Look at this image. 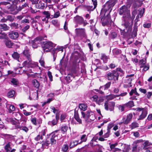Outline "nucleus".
Segmentation results:
<instances>
[{
	"mask_svg": "<svg viewBox=\"0 0 152 152\" xmlns=\"http://www.w3.org/2000/svg\"><path fill=\"white\" fill-rule=\"evenodd\" d=\"M143 26L144 28H148L151 27V23H145Z\"/></svg>",
	"mask_w": 152,
	"mask_h": 152,
	"instance_id": "obj_55",
	"label": "nucleus"
},
{
	"mask_svg": "<svg viewBox=\"0 0 152 152\" xmlns=\"http://www.w3.org/2000/svg\"><path fill=\"white\" fill-rule=\"evenodd\" d=\"M12 57L15 59L18 60L20 57V55L16 52H14L12 55Z\"/></svg>",
	"mask_w": 152,
	"mask_h": 152,
	"instance_id": "obj_36",
	"label": "nucleus"
},
{
	"mask_svg": "<svg viewBox=\"0 0 152 152\" xmlns=\"http://www.w3.org/2000/svg\"><path fill=\"white\" fill-rule=\"evenodd\" d=\"M80 61H75L73 63V67L75 71V73L76 71L80 69V67L79 66V63Z\"/></svg>",
	"mask_w": 152,
	"mask_h": 152,
	"instance_id": "obj_16",
	"label": "nucleus"
},
{
	"mask_svg": "<svg viewBox=\"0 0 152 152\" xmlns=\"http://www.w3.org/2000/svg\"><path fill=\"white\" fill-rule=\"evenodd\" d=\"M19 1V0H8L7 1H3L0 3L1 4L6 5L8 4H10V7H11L13 4H17Z\"/></svg>",
	"mask_w": 152,
	"mask_h": 152,
	"instance_id": "obj_11",
	"label": "nucleus"
},
{
	"mask_svg": "<svg viewBox=\"0 0 152 152\" xmlns=\"http://www.w3.org/2000/svg\"><path fill=\"white\" fill-rule=\"evenodd\" d=\"M56 50H57L58 51H61L62 52H63V48L62 47H58L57 48H54L53 50V51H56Z\"/></svg>",
	"mask_w": 152,
	"mask_h": 152,
	"instance_id": "obj_56",
	"label": "nucleus"
},
{
	"mask_svg": "<svg viewBox=\"0 0 152 152\" xmlns=\"http://www.w3.org/2000/svg\"><path fill=\"white\" fill-rule=\"evenodd\" d=\"M104 101V99L102 98H99L97 100L96 103L99 105L101 104V103Z\"/></svg>",
	"mask_w": 152,
	"mask_h": 152,
	"instance_id": "obj_63",
	"label": "nucleus"
},
{
	"mask_svg": "<svg viewBox=\"0 0 152 152\" xmlns=\"http://www.w3.org/2000/svg\"><path fill=\"white\" fill-rule=\"evenodd\" d=\"M126 107L125 106L124 104L122 105H119L118 106V109L121 112L124 111V110L125 108Z\"/></svg>",
	"mask_w": 152,
	"mask_h": 152,
	"instance_id": "obj_44",
	"label": "nucleus"
},
{
	"mask_svg": "<svg viewBox=\"0 0 152 152\" xmlns=\"http://www.w3.org/2000/svg\"><path fill=\"white\" fill-rule=\"evenodd\" d=\"M10 25L12 27L17 28L18 27V24L15 23H12Z\"/></svg>",
	"mask_w": 152,
	"mask_h": 152,
	"instance_id": "obj_60",
	"label": "nucleus"
},
{
	"mask_svg": "<svg viewBox=\"0 0 152 152\" xmlns=\"http://www.w3.org/2000/svg\"><path fill=\"white\" fill-rule=\"evenodd\" d=\"M74 117L76 121L80 124L82 123V120L79 116L78 110H77L76 108L75 110Z\"/></svg>",
	"mask_w": 152,
	"mask_h": 152,
	"instance_id": "obj_14",
	"label": "nucleus"
},
{
	"mask_svg": "<svg viewBox=\"0 0 152 152\" xmlns=\"http://www.w3.org/2000/svg\"><path fill=\"white\" fill-rule=\"evenodd\" d=\"M91 113H92V112L91 110H88L87 111L86 114L87 120L88 119L89 117L91 116Z\"/></svg>",
	"mask_w": 152,
	"mask_h": 152,
	"instance_id": "obj_57",
	"label": "nucleus"
},
{
	"mask_svg": "<svg viewBox=\"0 0 152 152\" xmlns=\"http://www.w3.org/2000/svg\"><path fill=\"white\" fill-rule=\"evenodd\" d=\"M56 45V44L53 43L51 42H43L42 47L45 52H48Z\"/></svg>",
	"mask_w": 152,
	"mask_h": 152,
	"instance_id": "obj_3",
	"label": "nucleus"
},
{
	"mask_svg": "<svg viewBox=\"0 0 152 152\" xmlns=\"http://www.w3.org/2000/svg\"><path fill=\"white\" fill-rule=\"evenodd\" d=\"M27 6V4L25 3L24 4L22 5L21 6H20L19 7H17V10L18 11H20L22 9L26 7Z\"/></svg>",
	"mask_w": 152,
	"mask_h": 152,
	"instance_id": "obj_33",
	"label": "nucleus"
},
{
	"mask_svg": "<svg viewBox=\"0 0 152 152\" xmlns=\"http://www.w3.org/2000/svg\"><path fill=\"white\" fill-rule=\"evenodd\" d=\"M125 106L126 107L131 108L134 106V103L133 101H130L125 104Z\"/></svg>",
	"mask_w": 152,
	"mask_h": 152,
	"instance_id": "obj_26",
	"label": "nucleus"
},
{
	"mask_svg": "<svg viewBox=\"0 0 152 152\" xmlns=\"http://www.w3.org/2000/svg\"><path fill=\"white\" fill-rule=\"evenodd\" d=\"M139 126V124L136 122L132 123L131 124V127L132 129L137 127Z\"/></svg>",
	"mask_w": 152,
	"mask_h": 152,
	"instance_id": "obj_47",
	"label": "nucleus"
},
{
	"mask_svg": "<svg viewBox=\"0 0 152 152\" xmlns=\"http://www.w3.org/2000/svg\"><path fill=\"white\" fill-rule=\"evenodd\" d=\"M117 0H109L103 6L100 13V18L102 24L103 25V18L108 16L111 11L112 8L117 2Z\"/></svg>",
	"mask_w": 152,
	"mask_h": 152,
	"instance_id": "obj_1",
	"label": "nucleus"
},
{
	"mask_svg": "<svg viewBox=\"0 0 152 152\" xmlns=\"http://www.w3.org/2000/svg\"><path fill=\"white\" fill-rule=\"evenodd\" d=\"M15 91H10L7 94L8 97L9 98L13 97L15 94Z\"/></svg>",
	"mask_w": 152,
	"mask_h": 152,
	"instance_id": "obj_43",
	"label": "nucleus"
},
{
	"mask_svg": "<svg viewBox=\"0 0 152 152\" xmlns=\"http://www.w3.org/2000/svg\"><path fill=\"white\" fill-rule=\"evenodd\" d=\"M132 2L134 3L133 5L134 8L138 6L139 4L140 3V0H134Z\"/></svg>",
	"mask_w": 152,
	"mask_h": 152,
	"instance_id": "obj_41",
	"label": "nucleus"
},
{
	"mask_svg": "<svg viewBox=\"0 0 152 152\" xmlns=\"http://www.w3.org/2000/svg\"><path fill=\"white\" fill-rule=\"evenodd\" d=\"M68 127L66 126H63L61 128V131L63 134H66L68 130Z\"/></svg>",
	"mask_w": 152,
	"mask_h": 152,
	"instance_id": "obj_30",
	"label": "nucleus"
},
{
	"mask_svg": "<svg viewBox=\"0 0 152 152\" xmlns=\"http://www.w3.org/2000/svg\"><path fill=\"white\" fill-rule=\"evenodd\" d=\"M29 23V20L27 19H25L23 20H22L21 21V23Z\"/></svg>",
	"mask_w": 152,
	"mask_h": 152,
	"instance_id": "obj_58",
	"label": "nucleus"
},
{
	"mask_svg": "<svg viewBox=\"0 0 152 152\" xmlns=\"http://www.w3.org/2000/svg\"><path fill=\"white\" fill-rule=\"evenodd\" d=\"M5 44L6 46L8 48H12V46L14 45V43L10 40H6L5 42Z\"/></svg>",
	"mask_w": 152,
	"mask_h": 152,
	"instance_id": "obj_21",
	"label": "nucleus"
},
{
	"mask_svg": "<svg viewBox=\"0 0 152 152\" xmlns=\"http://www.w3.org/2000/svg\"><path fill=\"white\" fill-rule=\"evenodd\" d=\"M33 85L37 88H39L40 84L38 81L36 80H34L32 81Z\"/></svg>",
	"mask_w": 152,
	"mask_h": 152,
	"instance_id": "obj_29",
	"label": "nucleus"
},
{
	"mask_svg": "<svg viewBox=\"0 0 152 152\" xmlns=\"http://www.w3.org/2000/svg\"><path fill=\"white\" fill-rule=\"evenodd\" d=\"M129 149L128 147H127L125 149V150H121L118 148H115L114 149L113 151L112 152H129Z\"/></svg>",
	"mask_w": 152,
	"mask_h": 152,
	"instance_id": "obj_22",
	"label": "nucleus"
},
{
	"mask_svg": "<svg viewBox=\"0 0 152 152\" xmlns=\"http://www.w3.org/2000/svg\"><path fill=\"white\" fill-rule=\"evenodd\" d=\"M43 39V37L39 36L37 37L34 40H30L29 43L32 45V47L34 48H37L38 47V44Z\"/></svg>",
	"mask_w": 152,
	"mask_h": 152,
	"instance_id": "obj_5",
	"label": "nucleus"
},
{
	"mask_svg": "<svg viewBox=\"0 0 152 152\" xmlns=\"http://www.w3.org/2000/svg\"><path fill=\"white\" fill-rule=\"evenodd\" d=\"M143 142V140L142 139H140L134 141L133 142V143L136 144H137V143L142 142Z\"/></svg>",
	"mask_w": 152,
	"mask_h": 152,
	"instance_id": "obj_64",
	"label": "nucleus"
},
{
	"mask_svg": "<svg viewBox=\"0 0 152 152\" xmlns=\"http://www.w3.org/2000/svg\"><path fill=\"white\" fill-rule=\"evenodd\" d=\"M6 107L7 109H9V112L11 113L12 111L15 110V107L14 105H10L9 104H6Z\"/></svg>",
	"mask_w": 152,
	"mask_h": 152,
	"instance_id": "obj_24",
	"label": "nucleus"
},
{
	"mask_svg": "<svg viewBox=\"0 0 152 152\" xmlns=\"http://www.w3.org/2000/svg\"><path fill=\"white\" fill-rule=\"evenodd\" d=\"M151 145H152V143L149 142L148 141H146L143 144V145L144 147H146Z\"/></svg>",
	"mask_w": 152,
	"mask_h": 152,
	"instance_id": "obj_51",
	"label": "nucleus"
},
{
	"mask_svg": "<svg viewBox=\"0 0 152 152\" xmlns=\"http://www.w3.org/2000/svg\"><path fill=\"white\" fill-rule=\"evenodd\" d=\"M146 63V59L140 60L139 63V65L140 68L143 67V66H144L147 64Z\"/></svg>",
	"mask_w": 152,
	"mask_h": 152,
	"instance_id": "obj_23",
	"label": "nucleus"
},
{
	"mask_svg": "<svg viewBox=\"0 0 152 152\" xmlns=\"http://www.w3.org/2000/svg\"><path fill=\"white\" fill-rule=\"evenodd\" d=\"M116 96V95L113 94H110L107 96V98L108 100H111L115 98Z\"/></svg>",
	"mask_w": 152,
	"mask_h": 152,
	"instance_id": "obj_40",
	"label": "nucleus"
},
{
	"mask_svg": "<svg viewBox=\"0 0 152 152\" xmlns=\"http://www.w3.org/2000/svg\"><path fill=\"white\" fill-rule=\"evenodd\" d=\"M127 79L125 80V83H128L129 84H131V82L132 81V78L131 77H129L128 78H126Z\"/></svg>",
	"mask_w": 152,
	"mask_h": 152,
	"instance_id": "obj_59",
	"label": "nucleus"
},
{
	"mask_svg": "<svg viewBox=\"0 0 152 152\" xmlns=\"http://www.w3.org/2000/svg\"><path fill=\"white\" fill-rule=\"evenodd\" d=\"M143 70L144 71H146L148 70L149 68V65L148 64H146V65L143 66Z\"/></svg>",
	"mask_w": 152,
	"mask_h": 152,
	"instance_id": "obj_61",
	"label": "nucleus"
},
{
	"mask_svg": "<svg viewBox=\"0 0 152 152\" xmlns=\"http://www.w3.org/2000/svg\"><path fill=\"white\" fill-rule=\"evenodd\" d=\"M110 37L113 39H114L117 36V34L115 32H112L110 35Z\"/></svg>",
	"mask_w": 152,
	"mask_h": 152,
	"instance_id": "obj_62",
	"label": "nucleus"
},
{
	"mask_svg": "<svg viewBox=\"0 0 152 152\" xmlns=\"http://www.w3.org/2000/svg\"><path fill=\"white\" fill-rule=\"evenodd\" d=\"M119 75L118 72L114 70L108 72L106 75V77L109 80H113L116 81L118 80Z\"/></svg>",
	"mask_w": 152,
	"mask_h": 152,
	"instance_id": "obj_2",
	"label": "nucleus"
},
{
	"mask_svg": "<svg viewBox=\"0 0 152 152\" xmlns=\"http://www.w3.org/2000/svg\"><path fill=\"white\" fill-rule=\"evenodd\" d=\"M7 18V21H9L10 22H13L14 19V16H11L10 15H9L6 16Z\"/></svg>",
	"mask_w": 152,
	"mask_h": 152,
	"instance_id": "obj_37",
	"label": "nucleus"
},
{
	"mask_svg": "<svg viewBox=\"0 0 152 152\" xmlns=\"http://www.w3.org/2000/svg\"><path fill=\"white\" fill-rule=\"evenodd\" d=\"M76 34L79 36L83 37H86V35L84 28H77L75 29Z\"/></svg>",
	"mask_w": 152,
	"mask_h": 152,
	"instance_id": "obj_9",
	"label": "nucleus"
},
{
	"mask_svg": "<svg viewBox=\"0 0 152 152\" xmlns=\"http://www.w3.org/2000/svg\"><path fill=\"white\" fill-rule=\"evenodd\" d=\"M8 36L10 38L13 39H15L18 37L19 34L17 32L12 31L9 33Z\"/></svg>",
	"mask_w": 152,
	"mask_h": 152,
	"instance_id": "obj_12",
	"label": "nucleus"
},
{
	"mask_svg": "<svg viewBox=\"0 0 152 152\" xmlns=\"http://www.w3.org/2000/svg\"><path fill=\"white\" fill-rule=\"evenodd\" d=\"M133 94H134L137 96H139V94L137 92L136 88H135L134 89L132 90L129 93L130 96L132 95Z\"/></svg>",
	"mask_w": 152,
	"mask_h": 152,
	"instance_id": "obj_35",
	"label": "nucleus"
},
{
	"mask_svg": "<svg viewBox=\"0 0 152 152\" xmlns=\"http://www.w3.org/2000/svg\"><path fill=\"white\" fill-rule=\"evenodd\" d=\"M27 59L28 60L25 61L23 62V66L29 68L30 67H32L37 66V64L35 63L33 61L31 58H30V60H29V59Z\"/></svg>",
	"mask_w": 152,
	"mask_h": 152,
	"instance_id": "obj_8",
	"label": "nucleus"
},
{
	"mask_svg": "<svg viewBox=\"0 0 152 152\" xmlns=\"http://www.w3.org/2000/svg\"><path fill=\"white\" fill-rule=\"evenodd\" d=\"M11 82L13 84L15 85H17L19 83L18 80L15 78H13L12 79Z\"/></svg>",
	"mask_w": 152,
	"mask_h": 152,
	"instance_id": "obj_38",
	"label": "nucleus"
},
{
	"mask_svg": "<svg viewBox=\"0 0 152 152\" xmlns=\"http://www.w3.org/2000/svg\"><path fill=\"white\" fill-rule=\"evenodd\" d=\"M74 21L76 23L80 25L83 24L84 26L88 23L86 21L84 20L82 17L79 15H77L74 18Z\"/></svg>",
	"mask_w": 152,
	"mask_h": 152,
	"instance_id": "obj_6",
	"label": "nucleus"
},
{
	"mask_svg": "<svg viewBox=\"0 0 152 152\" xmlns=\"http://www.w3.org/2000/svg\"><path fill=\"white\" fill-rule=\"evenodd\" d=\"M93 4L94 6H88V8L91 11H93L96 7L97 5V2L96 0H92Z\"/></svg>",
	"mask_w": 152,
	"mask_h": 152,
	"instance_id": "obj_19",
	"label": "nucleus"
},
{
	"mask_svg": "<svg viewBox=\"0 0 152 152\" xmlns=\"http://www.w3.org/2000/svg\"><path fill=\"white\" fill-rule=\"evenodd\" d=\"M48 141H47L46 142H42V151L43 149L45 148H48V145L50 143Z\"/></svg>",
	"mask_w": 152,
	"mask_h": 152,
	"instance_id": "obj_28",
	"label": "nucleus"
},
{
	"mask_svg": "<svg viewBox=\"0 0 152 152\" xmlns=\"http://www.w3.org/2000/svg\"><path fill=\"white\" fill-rule=\"evenodd\" d=\"M9 27L6 24H0V29H3L4 31H7L9 30Z\"/></svg>",
	"mask_w": 152,
	"mask_h": 152,
	"instance_id": "obj_27",
	"label": "nucleus"
},
{
	"mask_svg": "<svg viewBox=\"0 0 152 152\" xmlns=\"http://www.w3.org/2000/svg\"><path fill=\"white\" fill-rule=\"evenodd\" d=\"M8 121L10 122L13 125H16L18 124V121H15L12 118H10L8 119Z\"/></svg>",
	"mask_w": 152,
	"mask_h": 152,
	"instance_id": "obj_42",
	"label": "nucleus"
},
{
	"mask_svg": "<svg viewBox=\"0 0 152 152\" xmlns=\"http://www.w3.org/2000/svg\"><path fill=\"white\" fill-rule=\"evenodd\" d=\"M30 28V26L28 25H27L23 28L21 30L22 32H25L27 30Z\"/></svg>",
	"mask_w": 152,
	"mask_h": 152,
	"instance_id": "obj_50",
	"label": "nucleus"
},
{
	"mask_svg": "<svg viewBox=\"0 0 152 152\" xmlns=\"http://www.w3.org/2000/svg\"><path fill=\"white\" fill-rule=\"evenodd\" d=\"M43 138V137L41 136V135L39 134L34 139L35 140L38 141L40 139L42 140Z\"/></svg>",
	"mask_w": 152,
	"mask_h": 152,
	"instance_id": "obj_52",
	"label": "nucleus"
},
{
	"mask_svg": "<svg viewBox=\"0 0 152 152\" xmlns=\"http://www.w3.org/2000/svg\"><path fill=\"white\" fill-rule=\"evenodd\" d=\"M113 54L117 55L120 54L121 53V51L117 49H115L113 50Z\"/></svg>",
	"mask_w": 152,
	"mask_h": 152,
	"instance_id": "obj_48",
	"label": "nucleus"
},
{
	"mask_svg": "<svg viewBox=\"0 0 152 152\" xmlns=\"http://www.w3.org/2000/svg\"><path fill=\"white\" fill-rule=\"evenodd\" d=\"M139 13L138 15H140V18H141L143 15L144 12L145 8H143L142 10H138Z\"/></svg>",
	"mask_w": 152,
	"mask_h": 152,
	"instance_id": "obj_49",
	"label": "nucleus"
},
{
	"mask_svg": "<svg viewBox=\"0 0 152 152\" xmlns=\"http://www.w3.org/2000/svg\"><path fill=\"white\" fill-rule=\"evenodd\" d=\"M36 8L41 9H43L45 7V4L43 3L41 0H39L36 5Z\"/></svg>",
	"mask_w": 152,
	"mask_h": 152,
	"instance_id": "obj_15",
	"label": "nucleus"
},
{
	"mask_svg": "<svg viewBox=\"0 0 152 152\" xmlns=\"http://www.w3.org/2000/svg\"><path fill=\"white\" fill-rule=\"evenodd\" d=\"M69 148L68 145L67 144L64 145L62 147V151L64 152H67Z\"/></svg>",
	"mask_w": 152,
	"mask_h": 152,
	"instance_id": "obj_39",
	"label": "nucleus"
},
{
	"mask_svg": "<svg viewBox=\"0 0 152 152\" xmlns=\"http://www.w3.org/2000/svg\"><path fill=\"white\" fill-rule=\"evenodd\" d=\"M101 59L104 62L106 63L108 59V57L104 54H102L101 58Z\"/></svg>",
	"mask_w": 152,
	"mask_h": 152,
	"instance_id": "obj_45",
	"label": "nucleus"
},
{
	"mask_svg": "<svg viewBox=\"0 0 152 152\" xmlns=\"http://www.w3.org/2000/svg\"><path fill=\"white\" fill-rule=\"evenodd\" d=\"M132 151H137V144H136L134 143H133L132 145Z\"/></svg>",
	"mask_w": 152,
	"mask_h": 152,
	"instance_id": "obj_53",
	"label": "nucleus"
},
{
	"mask_svg": "<svg viewBox=\"0 0 152 152\" xmlns=\"http://www.w3.org/2000/svg\"><path fill=\"white\" fill-rule=\"evenodd\" d=\"M111 84V82H109L107 83L105 85L101 87L100 88V89L102 88H104V90L108 89L110 86Z\"/></svg>",
	"mask_w": 152,
	"mask_h": 152,
	"instance_id": "obj_32",
	"label": "nucleus"
},
{
	"mask_svg": "<svg viewBox=\"0 0 152 152\" xmlns=\"http://www.w3.org/2000/svg\"><path fill=\"white\" fill-rule=\"evenodd\" d=\"M132 117V113H129L126 116V118H123L122 123L126 124H128L131 121Z\"/></svg>",
	"mask_w": 152,
	"mask_h": 152,
	"instance_id": "obj_10",
	"label": "nucleus"
},
{
	"mask_svg": "<svg viewBox=\"0 0 152 152\" xmlns=\"http://www.w3.org/2000/svg\"><path fill=\"white\" fill-rule=\"evenodd\" d=\"M87 137L86 134H83L81 137L80 143H81L83 142H85L87 140Z\"/></svg>",
	"mask_w": 152,
	"mask_h": 152,
	"instance_id": "obj_31",
	"label": "nucleus"
},
{
	"mask_svg": "<svg viewBox=\"0 0 152 152\" xmlns=\"http://www.w3.org/2000/svg\"><path fill=\"white\" fill-rule=\"evenodd\" d=\"M52 23L53 24L56 26H58L59 24L57 20H53L52 21Z\"/></svg>",
	"mask_w": 152,
	"mask_h": 152,
	"instance_id": "obj_54",
	"label": "nucleus"
},
{
	"mask_svg": "<svg viewBox=\"0 0 152 152\" xmlns=\"http://www.w3.org/2000/svg\"><path fill=\"white\" fill-rule=\"evenodd\" d=\"M119 13L120 15H123V17L124 18H125L126 19L130 16L129 10L127 7L124 5L120 8Z\"/></svg>",
	"mask_w": 152,
	"mask_h": 152,
	"instance_id": "obj_4",
	"label": "nucleus"
},
{
	"mask_svg": "<svg viewBox=\"0 0 152 152\" xmlns=\"http://www.w3.org/2000/svg\"><path fill=\"white\" fill-rule=\"evenodd\" d=\"M147 114V110L146 109H143L142 114L139 116L138 120H142L145 118Z\"/></svg>",
	"mask_w": 152,
	"mask_h": 152,
	"instance_id": "obj_18",
	"label": "nucleus"
},
{
	"mask_svg": "<svg viewBox=\"0 0 152 152\" xmlns=\"http://www.w3.org/2000/svg\"><path fill=\"white\" fill-rule=\"evenodd\" d=\"M57 122L56 120L54 119L52 121H49L48 122V124L50 125L54 126L57 124Z\"/></svg>",
	"mask_w": 152,
	"mask_h": 152,
	"instance_id": "obj_46",
	"label": "nucleus"
},
{
	"mask_svg": "<svg viewBox=\"0 0 152 152\" xmlns=\"http://www.w3.org/2000/svg\"><path fill=\"white\" fill-rule=\"evenodd\" d=\"M23 54L26 57L27 59H29L30 60V58H31L30 53L28 50H25L23 52Z\"/></svg>",
	"mask_w": 152,
	"mask_h": 152,
	"instance_id": "obj_20",
	"label": "nucleus"
},
{
	"mask_svg": "<svg viewBox=\"0 0 152 152\" xmlns=\"http://www.w3.org/2000/svg\"><path fill=\"white\" fill-rule=\"evenodd\" d=\"M104 106L106 110H109L110 111H111L114 109L115 102H107L106 101L105 102Z\"/></svg>",
	"mask_w": 152,
	"mask_h": 152,
	"instance_id": "obj_7",
	"label": "nucleus"
},
{
	"mask_svg": "<svg viewBox=\"0 0 152 152\" xmlns=\"http://www.w3.org/2000/svg\"><path fill=\"white\" fill-rule=\"evenodd\" d=\"M11 143L10 142H8L4 147V149L6 152H8L11 149L10 147Z\"/></svg>",
	"mask_w": 152,
	"mask_h": 152,
	"instance_id": "obj_25",
	"label": "nucleus"
},
{
	"mask_svg": "<svg viewBox=\"0 0 152 152\" xmlns=\"http://www.w3.org/2000/svg\"><path fill=\"white\" fill-rule=\"evenodd\" d=\"M78 107L81 110L85 111L87 110L88 106L87 104L81 103L79 104Z\"/></svg>",
	"mask_w": 152,
	"mask_h": 152,
	"instance_id": "obj_17",
	"label": "nucleus"
},
{
	"mask_svg": "<svg viewBox=\"0 0 152 152\" xmlns=\"http://www.w3.org/2000/svg\"><path fill=\"white\" fill-rule=\"evenodd\" d=\"M50 143L51 145L55 144H56V135L54 133H52L50 135Z\"/></svg>",
	"mask_w": 152,
	"mask_h": 152,
	"instance_id": "obj_13",
	"label": "nucleus"
},
{
	"mask_svg": "<svg viewBox=\"0 0 152 152\" xmlns=\"http://www.w3.org/2000/svg\"><path fill=\"white\" fill-rule=\"evenodd\" d=\"M42 14L45 16L48 19L50 18V14L48 11H44L42 12Z\"/></svg>",
	"mask_w": 152,
	"mask_h": 152,
	"instance_id": "obj_34",
	"label": "nucleus"
}]
</instances>
